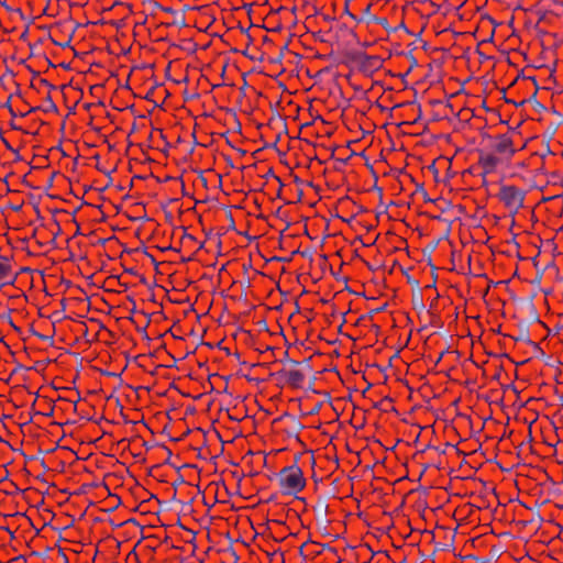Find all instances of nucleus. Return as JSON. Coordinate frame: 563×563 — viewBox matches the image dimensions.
Here are the masks:
<instances>
[{
  "instance_id": "4",
  "label": "nucleus",
  "mask_w": 563,
  "mask_h": 563,
  "mask_svg": "<svg viewBox=\"0 0 563 563\" xmlns=\"http://www.w3.org/2000/svg\"><path fill=\"white\" fill-rule=\"evenodd\" d=\"M275 375L280 384L292 389L302 388L306 380V372L301 369L300 363L296 361H291L288 366H284Z\"/></svg>"
},
{
  "instance_id": "1",
  "label": "nucleus",
  "mask_w": 563,
  "mask_h": 563,
  "mask_svg": "<svg viewBox=\"0 0 563 563\" xmlns=\"http://www.w3.org/2000/svg\"><path fill=\"white\" fill-rule=\"evenodd\" d=\"M517 151L512 134L497 135L489 151L481 150L478 152L477 165L482 170L481 175L486 177L489 174L496 173L500 167L508 165Z\"/></svg>"
},
{
  "instance_id": "6",
  "label": "nucleus",
  "mask_w": 563,
  "mask_h": 563,
  "mask_svg": "<svg viewBox=\"0 0 563 563\" xmlns=\"http://www.w3.org/2000/svg\"><path fill=\"white\" fill-rule=\"evenodd\" d=\"M14 282L12 265L7 257L0 258V285H8Z\"/></svg>"
},
{
  "instance_id": "2",
  "label": "nucleus",
  "mask_w": 563,
  "mask_h": 563,
  "mask_svg": "<svg viewBox=\"0 0 563 563\" xmlns=\"http://www.w3.org/2000/svg\"><path fill=\"white\" fill-rule=\"evenodd\" d=\"M527 190L511 184H501L497 194L509 214L515 216L523 208Z\"/></svg>"
},
{
  "instance_id": "5",
  "label": "nucleus",
  "mask_w": 563,
  "mask_h": 563,
  "mask_svg": "<svg viewBox=\"0 0 563 563\" xmlns=\"http://www.w3.org/2000/svg\"><path fill=\"white\" fill-rule=\"evenodd\" d=\"M353 63L360 73L369 76L383 67L384 60L377 55L360 53L353 57Z\"/></svg>"
},
{
  "instance_id": "3",
  "label": "nucleus",
  "mask_w": 563,
  "mask_h": 563,
  "mask_svg": "<svg viewBox=\"0 0 563 563\" xmlns=\"http://www.w3.org/2000/svg\"><path fill=\"white\" fill-rule=\"evenodd\" d=\"M280 486L289 494H297L306 486V478L302 470L298 465L284 467L279 472Z\"/></svg>"
}]
</instances>
